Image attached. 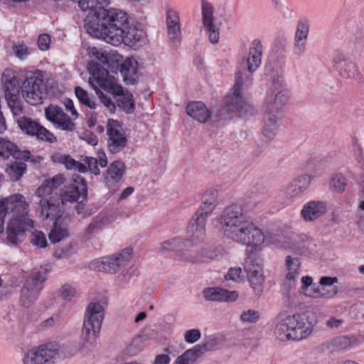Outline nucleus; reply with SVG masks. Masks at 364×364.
<instances>
[{"label": "nucleus", "mask_w": 364, "mask_h": 364, "mask_svg": "<svg viewBox=\"0 0 364 364\" xmlns=\"http://www.w3.org/2000/svg\"><path fill=\"white\" fill-rule=\"evenodd\" d=\"M220 223L225 235L235 242L252 247L256 250L264 241L261 230L246 219L241 207L236 204L223 210Z\"/></svg>", "instance_id": "nucleus-1"}, {"label": "nucleus", "mask_w": 364, "mask_h": 364, "mask_svg": "<svg viewBox=\"0 0 364 364\" xmlns=\"http://www.w3.org/2000/svg\"><path fill=\"white\" fill-rule=\"evenodd\" d=\"M95 23L91 19H87V33L113 46L120 45L123 39V29L127 28L129 23L127 13L121 9L112 8L102 9Z\"/></svg>", "instance_id": "nucleus-2"}, {"label": "nucleus", "mask_w": 364, "mask_h": 364, "mask_svg": "<svg viewBox=\"0 0 364 364\" xmlns=\"http://www.w3.org/2000/svg\"><path fill=\"white\" fill-rule=\"evenodd\" d=\"M87 194V184L79 175L73 176V182L66 186L58 195L39 200L40 217L43 220H58L62 215L64 205L84 199Z\"/></svg>", "instance_id": "nucleus-3"}, {"label": "nucleus", "mask_w": 364, "mask_h": 364, "mask_svg": "<svg viewBox=\"0 0 364 364\" xmlns=\"http://www.w3.org/2000/svg\"><path fill=\"white\" fill-rule=\"evenodd\" d=\"M104 306L100 301H91L87 306L81 333L83 347L88 348L95 343L104 318Z\"/></svg>", "instance_id": "nucleus-4"}, {"label": "nucleus", "mask_w": 364, "mask_h": 364, "mask_svg": "<svg viewBox=\"0 0 364 364\" xmlns=\"http://www.w3.org/2000/svg\"><path fill=\"white\" fill-rule=\"evenodd\" d=\"M158 252H164L166 250H173L179 252V256L183 260L193 263L204 262L210 257L208 255V252L202 250L197 251L193 249L191 242L182 240L180 238H173L166 240L156 247Z\"/></svg>", "instance_id": "nucleus-5"}, {"label": "nucleus", "mask_w": 364, "mask_h": 364, "mask_svg": "<svg viewBox=\"0 0 364 364\" xmlns=\"http://www.w3.org/2000/svg\"><path fill=\"white\" fill-rule=\"evenodd\" d=\"M224 105L218 112L219 119H227L232 117V114L240 115L252 114L253 107L245 101L240 92H232L228 95L223 100Z\"/></svg>", "instance_id": "nucleus-6"}, {"label": "nucleus", "mask_w": 364, "mask_h": 364, "mask_svg": "<svg viewBox=\"0 0 364 364\" xmlns=\"http://www.w3.org/2000/svg\"><path fill=\"white\" fill-rule=\"evenodd\" d=\"M46 274L45 269L35 270L31 273L21 291L20 301L23 306L28 307L36 300L46 279Z\"/></svg>", "instance_id": "nucleus-7"}, {"label": "nucleus", "mask_w": 364, "mask_h": 364, "mask_svg": "<svg viewBox=\"0 0 364 364\" xmlns=\"http://www.w3.org/2000/svg\"><path fill=\"white\" fill-rule=\"evenodd\" d=\"M45 73L40 70L30 71L26 73L23 82L13 77L5 82V91H40L43 89Z\"/></svg>", "instance_id": "nucleus-8"}, {"label": "nucleus", "mask_w": 364, "mask_h": 364, "mask_svg": "<svg viewBox=\"0 0 364 364\" xmlns=\"http://www.w3.org/2000/svg\"><path fill=\"white\" fill-rule=\"evenodd\" d=\"M132 250L131 248H124L118 254L114 255L109 257H104L102 259H97L90 263V268L98 272H105L107 273H115L121 267L129 261Z\"/></svg>", "instance_id": "nucleus-9"}, {"label": "nucleus", "mask_w": 364, "mask_h": 364, "mask_svg": "<svg viewBox=\"0 0 364 364\" xmlns=\"http://www.w3.org/2000/svg\"><path fill=\"white\" fill-rule=\"evenodd\" d=\"M213 6L207 0L201 1L202 26L212 44L219 42L221 23L213 16Z\"/></svg>", "instance_id": "nucleus-10"}, {"label": "nucleus", "mask_w": 364, "mask_h": 364, "mask_svg": "<svg viewBox=\"0 0 364 364\" xmlns=\"http://www.w3.org/2000/svg\"><path fill=\"white\" fill-rule=\"evenodd\" d=\"M59 353V346L55 343L41 345L28 350L24 355V364H45L54 359Z\"/></svg>", "instance_id": "nucleus-11"}, {"label": "nucleus", "mask_w": 364, "mask_h": 364, "mask_svg": "<svg viewBox=\"0 0 364 364\" xmlns=\"http://www.w3.org/2000/svg\"><path fill=\"white\" fill-rule=\"evenodd\" d=\"M89 83L95 91H100V89L107 91H123L115 77L110 75L107 70L100 68L98 65L93 68Z\"/></svg>", "instance_id": "nucleus-12"}, {"label": "nucleus", "mask_w": 364, "mask_h": 364, "mask_svg": "<svg viewBox=\"0 0 364 364\" xmlns=\"http://www.w3.org/2000/svg\"><path fill=\"white\" fill-rule=\"evenodd\" d=\"M107 147L112 154L119 153L127 146V139L120 122L109 119L107 123Z\"/></svg>", "instance_id": "nucleus-13"}, {"label": "nucleus", "mask_w": 364, "mask_h": 364, "mask_svg": "<svg viewBox=\"0 0 364 364\" xmlns=\"http://www.w3.org/2000/svg\"><path fill=\"white\" fill-rule=\"evenodd\" d=\"M16 122L21 131L28 135L36 136L38 139L49 143L57 140L53 133L30 117H21Z\"/></svg>", "instance_id": "nucleus-14"}, {"label": "nucleus", "mask_w": 364, "mask_h": 364, "mask_svg": "<svg viewBox=\"0 0 364 364\" xmlns=\"http://www.w3.org/2000/svg\"><path fill=\"white\" fill-rule=\"evenodd\" d=\"M263 81L267 90L277 91L287 89L283 68L277 63H269L265 65Z\"/></svg>", "instance_id": "nucleus-15"}, {"label": "nucleus", "mask_w": 364, "mask_h": 364, "mask_svg": "<svg viewBox=\"0 0 364 364\" xmlns=\"http://www.w3.org/2000/svg\"><path fill=\"white\" fill-rule=\"evenodd\" d=\"M244 269L247 272L248 281L255 293L259 296L263 291L264 277L260 265L252 256H248L244 263Z\"/></svg>", "instance_id": "nucleus-16"}, {"label": "nucleus", "mask_w": 364, "mask_h": 364, "mask_svg": "<svg viewBox=\"0 0 364 364\" xmlns=\"http://www.w3.org/2000/svg\"><path fill=\"white\" fill-rule=\"evenodd\" d=\"M32 220L22 221L21 218H13L6 228L7 242L13 245H17L26 238V232L33 228Z\"/></svg>", "instance_id": "nucleus-17"}, {"label": "nucleus", "mask_w": 364, "mask_h": 364, "mask_svg": "<svg viewBox=\"0 0 364 364\" xmlns=\"http://www.w3.org/2000/svg\"><path fill=\"white\" fill-rule=\"evenodd\" d=\"M166 28L171 43L179 45L182 38L181 17L178 11L174 8L168 7L166 10Z\"/></svg>", "instance_id": "nucleus-18"}, {"label": "nucleus", "mask_w": 364, "mask_h": 364, "mask_svg": "<svg viewBox=\"0 0 364 364\" xmlns=\"http://www.w3.org/2000/svg\"><path fill=\"white\" fill-rule=\"evenodd\" d=\"M45 114L48 120L61 130L72 132L76 129L70 117L58 106L50 105L46 109Z\"/></svg>", "instance_id": "nucleus-19"}, {"label": "nucleus", "mask_w": 364, "mask_h": 364, "mask_svg": "<svg viewBox=\"0 0 364 364\" xmlns=\"http://www.w3.org/2000/svg\"><path fill=\"white\" fill-rule=\"evenodd\" d=\"M309 27V21L306 18L301 19L297 23L294 36L292 53L298 58L303 56L306 52Z\"/></svg>", "instance_id": "nucleus-20"}, {"label": "nucleus", "mask_w": 364, "mask_h": 364, "mask_svg": "<svg viewBox=\"0 0 364 364\" xmlns=\"http://www.w3.org/2000/svg\"><path fill=\"white\" fill-rule=\"evenodd\" d=\"M291 332V339L301 340L306 338L311 333L309 323L306 322L304 316L300 314H295L287 316L282 320Z\"/></svg>", "instance_id": "nucleus-21"}, {"label": "nucleus", "mask_w": 364, "mask_h": 364, "mask_svg": "<svg viewBox=\"0 0 364 364\" xmlns=\"http://www.w3.org/2000/svg\"><path fill=\"white\" fill-rule=\"evenodd\" d=\"M0 204H3L5 208V215L10 210L13 213L14 218H21L22 221L30 220L26 218L28 205L22 195H14L5 198L4 200L0 201Z\"/></svg>", "instance_id": "nucleus-22"}, {"label": "nucleus", "mask_w": 364, "mask_h": 364, "mask_svg": "<svg viewBox=\"0 0 364 364\" xmlns=\"http://www.w3.org/2000/svg\"><path fill=\"white\" fill-rule=\"evenodd\" d=\"M263 53V46L259 39L255 38L249 45L247 55L243 58L245 64L250 73L255 72L260 66Z\"/></svg>", "instance_id": "nucleus-23"}, {"label": "nucleus", "mask_w": 364, "mask_h": 364, "mask_svg": "<svg viewBox=\"0 0 364 364\" xmlns=\"http://www.w3.org/2000/svg\"><path fill=\"white\" fill-rule=\"evenodd\" d=\"M119 72L125 84L134 85L138 81L139 70L140 68L137 60L134 57H129L119 62Z\"/></svg>", "instance_id": "nucleus-24"}, {"label": "nucleus", "mask_w": 364, "mask_h": 364, "mask_svg": "<svg viewBox=\"0 0 364 364\" xmlns=\"http://www.w3.org/2000/svg\"><path fill=\"white\" fill-rule=\"evenodd\" d=\"M216 340L209 339L201 345H198L193 348L187 350L181 356L178 357L174 364H191L196 360L201 355L208 350H211L216 344Z\"/></svg>", "instance_id": "nucleus-25"}, {"label": "nucleus", "mask_w": 364, "mask_h": 364, "mask_svg": "<svg viewBox=\"0 0 364 364\" xmlns=\"http://www.w3.org/2000/svg\"><path fill=\"white\" fill-rule=\"evenodd\" d=\"M109 4V0H80L78 1V5L81 10L87 12L85 18V27L86 29L87 19H91V21L95 23L100 16L99 13L102 9H105V7L108 6Z\"/></svg>", "instance_id": "nucleus-26"}, {"label": "nucleus", "mask_w": 364, "mask_h": 364, "mask_svg": "<svg viewBox=\"0 0 364 364\" xmlns=\"http://www.w3.org/2000/svg\"><path fill=\"white\" fill-rule=\"evenodd\" d=\"M208 215L196 212L188 226V232L191 234L192 242H199L205 235V223Z\"/></svg>", "instance_id": "nucleus-27"}, {"label": "nucleus", "mask_w": 364, "mask_h": 364, "mask_svg": "<svg viewBox=\"0 0 364 364\" xmlns=\"http://www.w3.org/2000/svg\"><path fill=\"white\" fill-rule=\"evenodd\" d=\"M186 112L200 123H206L211 117L210 111L200 101L189 102L186 105Z\"/></svg>", "instance_id": "nucleus-28"}, {"label": "nucleus", "mask_w": 364, "mask_h": 364, "mask_svg": "<svg viewBox=\"0 0 364 364\" xmlns=\"http://www.w3.org/2000/svg\"><path fill=\"white\" fill-rule=\"evenodd\" d=\"M203 296L205 300L214 301H234L238 296L236 291H229L219 287H210L204 289Z\"/></svg>", "instance_id": "nucleus-29"}, {"label": "nucleus", "mask_w": 364, "mask_h": 364, "mask_svg": "<svg viewBox=\"0 0 364 364\" xmlns=\"http://www.w3.org/2000/svg\"><path fill=\"white\" fill-rule=\"evenodd\" d=\"M12 156L14 159H30L31 153L28 151H21L10 141L0 137V156L8 159Z\"/></svg>", "instance_id": "nucleus-30"}, {"label": "nucleus", "mask_w": 364, "mask_h": 364, "mask_svg": "<svg viewBox=\"0 0 364 364\" xmlns=\"http://www.w3.org/2000/svg\"><path fill=\"white\" fill-rule=\"evenodd\" d=\"M287 96L284 92H267L264 102V112L278 114L287 103Z\"/></svg>", "instance_id": "nucleus-31"}, {"label": "nucleus", "mask_w": 364, "mask_h": 364, "mask_svg": "<svg viewBox=\"0 0 364 364\" xmlns=\"http://www.w3.org/2000/svg\"><path fill=\"white\" fill-rule=\"evenodd\" d=\"M87 52L90 58L96 59L102 63L109 66L114 63H119L122 58V56L115 50L104 53L95 47H88Z\"/></svg>", "instance_id": "nucleus-32"}, {"label": "nucleus", "mask_w": 364, "mask_h": 364, "mask_svg": "<svg viewBox=\"0 0 364 364\" xmlns=\"http://www.w3.org/2000/svg\"><path fill=\"white\" fill-rule=\"evenodd\" d=\"M285 267L287 271L285 275L286 284L289 287H292L294 286L295 281L300 274L301 262L297 257H293L290 255L287 256L285 258Z\"/></svg>", "instance_id": "nucleus-33"}, {"label": "nucleus", "mask_w": 364, "mask_h": 364, "mask_svg": "<svg viewBox=\"0 0 364 364\" xmlns=\"http://www.w3.org/2000/svg\"><path fill=\"white\" fill-rule=\"evenodd\" d=\"M65 179L62 174L53 176L50 181H48L46 185L40 186L36 191V195L41 198L40 200L48 198L50 196L58 195L56 188L65 182Z\"/></svg>", "instance_id": "nucleus-34"}, {"label": "nucleus", "mask_w": 364, "mask_h": 364, "mask_svg": "<svg viewBox=\"0 0 364 364\" xmlns=\"http://www.w3.org/2000/svg\"><path fill=\"white\" fill-rule=\"evenodd\" d=\"M280 118L278 114L264 112L263 117L262 134L268 140H272L277 135L279 127Z\"/></svg>", "instance_id": "nucleus-35"}, {"label": "nucleus", "mask_w": 364, "mask_h": 364, "mask_svg": "<svg viewBox=\"0 0 364 364\" xmlns=\"http://www.w3.org/2000/svg\"><path fill=\"white\" fill-rule=\"evenodd\" d=\"M326 211V204L321 201H310L304 205L301 215L306 221H312L323 215Z\"/></svg>", "instance_id": "nucleus-36"}, {"label": "nucleus", "mask_w": 364, "mask_h": 364, "mask_svg": "<svg viewBox=\"0 0 364 364\" xmlns=\"http://www.w3.org/2000/svg\"><path fill=\"white\" fill-rule=\"evenodd\" d=\"M352 346L350 338L346 336H338L331 340L326 341L319 346L321 351H338L347 350Z\"/></svg>", "instance_id": "nucleus-37"}, {"label": "nucleus", "mask_w": 364, "mask_h": 364, "mask_svg": "<svg viewBox=\"0 0 364 364\" xmlns=\"http://www.w3.org/2000/svg\"><path fill=\"white\" fill-rule=\"evenodd\" d=\"M218 197V191L215 189L207 190L202 196V203L197 212L203 214V215H210L216 205Z\"/></svg>", "instance_id": "nucleus-38"}, {"label": "nucleus", "mask_w": 364, "mask_h": 364, "mask_svg": "<svg viewBox=\"0 0 364 364\" xmlns=\"http://www.w3.org/2000/svg\"><path fill=\"white\" fill-rule=\"evenodd\" d=\"M311 178L308 175H301L292 181L287 187V194L290 197H296L303 193L310 184Z\"/></svg>", "instance_id": "nucleus-39"}, {"label": "nucleus", "mask_w": 364, "mask_h": 364, "mask_svg": "<svg viewBox=\"0 0 364 364\" xmlns=\"http://www.w3.org/2000/svg\"><path fill=\"white\" fill-rule=\"evenodd\" d=\"M116 105L127 113L132 112L134 109V100L132 92H110Z\"/></svg>", "instance_id": "nucleus-40"}, {"label": "nucleus", "mask_w": 364, "mask_h": 364, "mask_svg": "<svg viewBox=\"0 0 364 364\" xmlns=\"http://www.w3.org/2000/svg\"><path fill=\"white\" fill-rule=\"evenodd\" d=\"M124 171L125 166L123 162L120 161H114L107 171L105 176L106 183L110 186L118 182L122 177Z\"/></svg>", "instance_id": "nucleus-41"}, {"label": "nucleus", "mask_w": 364, "mask_h": 364, "mask_svg": "<svg viewBox=\"0 0 364 364\" xmlns=\"http://www.w3.org/2000/svg\"><path fill=\"white\" fill-rule=\"evenodd\" d=\"M52 160L55 163L64 164L68 169L77 170L80 173L87 171L84 164L75 161L70 155L55 154L52 156Z\"/></svg>", "instance_id": "nucleus-42"}, {"label": "nucleus", "mask_w": 364, "mask_h": 364, "mask_svg": "<svg viewBox=\"0 0 364 364\" xmlns=\"http://www.w3.org/2000/svg\"><path fill=\"white\" fill-rule=\"evenodd\" d=\"M122 36L123 38L122 43L129 46H133L144 38V33L142 30L135 27H130L127 24V28L123 29Z\"/></svg>", "instance_id": "nucleus-43"}, {"label": "nucleus", "mask_w": 364, "mask_h": 364, "mask_svg": "<svg viewBox=\"0 0 364 364\" xmlns=\"http://www.w3.org/2000/svg\"><path fill=\"white\" fill-rule=\"evenodd\" d=\"M22 159H15L11 161L6 169V173L10 176L11 179L16 181L21 178L26 170V165L21 161Z\"/></svg>", "instance_id": "nucleus-44"}, {"label": "nucleus", "mask_w": 364, "mask_h": 364, "mask_svg": "<svg viewBox=\"0 0 364 364\" xmlns=\"http://www.w3.org/2000/svg\"><path fill=\"white\" fill-rule=\"evenodd\" d=\"M5 97L13 114L15 116L21 114L23 111V105L19 92H6Z\"/></svg>", "instance_id": "nucleus-45"}, {"label": "nucleus", "mask_w": 364, "mask_h": 364, "mask_svg": "<svg viewBox=\"0 0 364 364\" xmlns=\"http://www.w3.org/2000/svg\"><path fill=\"white\" fill-rule=\"evenodd\" d=\"M85 161L87 164V168L90 171L95 175H98L100 173L98 165L101 167H105L107 164V160L105 153H99L97 159L86 157Z\"/></svg>", "instance_id": "nucleus-46"}, {"label": "nucleus", "mask_w": 364, "mask_h": 364, "mask_svg": "<svg viewBox=\"0 0 364 364\" xmlns=\"http://www.w3.org/2000/svg\"><path fill=\"white\" fill-rule=\"evenodd\" d=\"M109 223V218L107 215H100L89 224L85 230V234L87 236H90L94 232L100 230L103 225Z\"/></svg>", "instance_id": "nucleus-47"}, {"label": "nucleus", "mask_w": 364, "mask_h": 364, "mask_svg": "<svg viewBox=\"0 0 364 364\" xmlns=\"http://www.w3.org/2000/svg\"><path fill=\"white\" fill-rule=\"evenodd\" d=\"M69 236L67 228L58 224L57 221L54 223L53 228L49 234V240L53 243L59 242Z\"/></svg>", "instance_id": "nucleus-48"}, {"label": "nucleus", "mask_w": 364, "mask_h": 364, "mask_svg": "<svg viewBox=\"0 0 364 364\" xmlns=\"http://www.w3.org/2000/svg\"><path fill=\"white\" fill-rule=\"evenodd\" d=\"M143 339L141 336H136L132 339L124 350V353L129 356L138 354L143 349Z\"/></svg>", "instance_id": "nucleus-49"}, {"label": "nucleus", "mask_w": 364, "mask_h": 364, "mask_svg": "<svg viewBox=\"0 0 364 364\" xmlns=\"http://www.w3.org/2000/svg\"><path fill=\"white\" fill-rule=\"evenodd\" d=\"M313 292L311 296L314 298H331L338 292V288L333 287L326 289L324 287H317L312 289Z\"/></svg>", "instance_id": "nucleus-50"}, {"label": "nucleus", "mask_w": 364, "mask_h": 364, "mask_svg": "<svg viewBox=\"0 0 364 364\" xmlns=\"http://www.w3.org/2000/svg\"><path fill=\"white\" fill-rule=\"evenodd\" d=\"M13 54L20 60L26 59L31 51L28 46L23 43H15L12 46Z\"/></svg>", "instance_id": "nucleus-51"}, {"label": "nucleus", "mask_w": 364, "mask_h": 364, "mask_svg": "<svg viewBox=\"0 0 364 364\" xmlns=\"http://www.w3.org/2000/svg\"><path fill=\"white\" fill-rule=\"evenodd\" d=\"M339 72L343 77L351 78L355 76L357 67L353 62H346L341 65Z\"/></svg>", "instance_id": "nucleus-52"}, {"label": "nucleus", "mask_w": 364, "mask_h": 364, "mask_svg": "<svg viewBox=\"0 0 364 364\" xmlns=\"http://www.w3.org/2000/svg\"><path fill=\"white\" fill-rule=\"evenodd\" d=\"M275 333L281 341L291 339V337H290L291 336V332L282 320L277 325Z\"/></svg>", "instance_id": "nucleus-53"}, {"label": "nucleus", "mask_w": 364, "mask_h": 364, "mask_svg": "<svg viewBox=\"0 0 364 364\" xmlns=\"http://www.w3.org/2000/svg\"><path fill=\"white\" fill-rule=\"evenodd\" d=\"M250 82V80L247 77H243L240 72L237 73L233 87L234 91H240L241 90L247 89Z\"/></svg>", "instance_id": "nucleus-54"}, {"label": "nucleus", "mask_w": 364, "mask_h": 364, "mask_svg": "<svg viewBox=\"0 0 364 364\" xmlns=\"http://www.w3.org/2000/svg\"><path fill=\"white\" fill-rule=\"evenodd\" d=\"M31 242L39 247H45L47 245L46 235L41 231H34L32 233Z\"/></svg>", "instance_id": "nucleus-55"}, {"label": "nucleus", "mask_w": 364, "mask_h": 364, "mask_svg": "<svg viewBox=\"0 0 364 364\" xmlns=\"http://www.w3.org/2000/svg\"><path fill=\"white\" fill-rule=\"evenodd\" d=\"M42 93L43 92H25V95L23 93L22 97L29 104L32 105H37L43 103V97L41 96Z\"/></svg>", "instance_id": "nucleus-56"}, {"label": "nucleus", "mask_w": 364, "mask_h": 364, "mask_svg": "<svg viewBox=\"0 0 364 364\" xmlns=\"http://www.w3.org/2000/svg\"><path fill=\"white\" fill-rule=\"evenodd\" d=\"M346 185V180L341 175H337L332 179L331 186L338 193L343 192L345 190Z\"/></svg>", "instance_id": "nucleus-57"}, {"label": "nucleus", "mask_w": 364, "mask_h": 364, "mask_svg": "<svg viewBox=\"0 0 364 364\" xmlns=\"http://www.w3.org/2000/svg\"><path fill=\"white\" fill-rule=\"evenodd\" d=\"M259 318V313L257 311L249 309L240 315V319L243 322L254 323Z\"/></svg>", "instance_id": "nucleus-58"}, {"label": "nucleus", "mask_w": 364, "mask_h": 364, "mask_svg": "<svg viewBox=\"0 0 364 364\" xmlns=\"http://www.w3.org/2000/svg\"><path fill=\"white\" fill-rule=\"evenodd\" d=\"M73 254V247L67 244L61 248H58L53 253V256L58 259H63L70 257Z\"/></svg>", "instance_id": "nucleus-59"}, {"label": "nucleus", "mask_w": 364, "mask_h": 364, "mask_svg": "<svg viewBox=\"0 0 364 364\" xmlns=\"http://www.w3.org/2000/svg\"><path fill=\"white\" fill-rule=\"evenodd\" d=\"M59 292L61 297L67 301H70L75 296L76 293L75 289L68 284L62 286Z\"/></svg>", "instance_id": "nucleus-60"}, {"label": "nucleus", "mask_w": 364, "mask_h": 364, "mask_svg": "<svg viewBox=\"0 0 364 364\" xmlns=\"http://www.w3.org/2000/svg\"><path fill=\"white\" fill-rule=\"evenodd\" d=\"M100 102L112 112H114L116 103L110 97L107 96L104 92H96Z\"/></svg>", "instance_id": "nucleus-61"}, {"label": "nucleus", "mask_w": 364, "mask_h": 364, "mask_svg": "<svg viewBox=\"0 0 364 364\" xmlns=\"http://www.w3.org/2000/svg\"><path fill=\"white\" fill-rule=\"evenodd\" d=\"M79 101L91 109H95V102L89 97L87 92H75Z\"/></svg>", "instance_id": "nucleus-62"}, {"label": "nucleus", "mask_w": 364, "mask_h": 364, "mask_svg": "<svg viewBox=\"0 0 364 364\" xmlns=\"http://www.w3.org/2000/svg\"><path fill=\"white\" fill-rule=\"evenodd\" d=\"M343 320L336 316L329 317L325 322L326 328L329 330H337L343 324Z\"/></svg>", "instance_id": "nucleus-63"}, {"label": "nucleus", "mask_w": 364, "mask_h": 364, "mask_svg": "<svg viewBox=\"0 0 364 364\" xmlns=\"http://www.w3.org/2000/svg\"><path fill=\"white\" fill-rule=\"evenodd\" d=\"M242 272V271L240 267L230 268L228 271V274L225 276V278H228L236 282L242 281L243 279Z\"/></svg>", "instance_id": "nucleus-64"}]
</instances>
